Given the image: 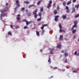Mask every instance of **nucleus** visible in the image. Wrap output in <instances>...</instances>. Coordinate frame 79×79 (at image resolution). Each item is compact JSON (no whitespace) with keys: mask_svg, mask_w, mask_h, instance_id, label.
I'll list each match as a JSON object with an SVG mask.
<instances>
[{"mask_svg":"<svg viewBox=\"0 0 79 79\" xmlns=\"http://www.w3.org/2000/svg\"><path fill=\"white\" fill-rule=\"evenodd\" d=\"M59 26L60 29H61V28H62V26H61V24H59Z\"/></svg>","mask_w":79,"mask_h":79,"instance_id":"obj_25","label":"nucleus"},{"mask_svg":"<svg viewBox=\"0 0 79 79\" xmlns=\"http://www.w3.org/2000/svg\"><path fill=\"white\" fill-rule=\"evenodd\" d=\"M0 18H1V20H2V16H3V14H1L0 15Z\"/></svg>","mask_w":79,"mask_h":79,"instance_id":"obj_18","label":"nucleus"},{"mask_svg":"<svg viewBox=\"0 0 79 79\" xmlns=\"http://www.w3.org/2000/svg\"><path fill=\"white\" fill-rule=\"evenodd\" d=\"M26 12H28V10H26Z\"/></svg>","mask_w":79,"mask_h":79,"instance_id":"obj_64","label":"nucleus"},{"mask_svg":"<svg viewBox=\"0 0 79 79\" xmlns=\"http://www.w3.org/2000/svg\"><path fill=\"white\" fill-rule=\"evenodd\" d=\"M17 16L18 17H19V16H20V15L18 14V15H17Z\"/></svg>","mask_w":79,"mask_h":79,"instance_id":"obj_61","label":"nucleus"},{"mask_svg":"<svg viewBox=\"0 0 79 79\" xmlns=\"http://www.w3.org/2000/svg\"><path fill=\"white\" fill-rule=\"evenodd\" d=\"M10 27H11V28L12 29H13V25H10Z\"/></svg>","mask_w":79,"mask_h":79,"instance_id":"obj_54","label":"nucleus"},{"mask_svg":"<svg viewBox=\"0 0 79 79\" xmlns=\"http://www.w3.org/2000/svg\"><path fill=\"white\" fill-rule=\"evenodd\" d=\"M16 5L18 8H19L20 7V4L19 3V1H16Z\"/></svg>","mask_w":79,"mask_h":79,"instance_id":"obj_3","label":"nucleus"},{"mask_svg":"<svg viewBox=\"0 0 79 79\" xmlns=\"http://www.w3.org/2000/svg\"><path fill=\"white\" fill-rule=\"evenodd\" d=\"M73 73H77V71H76V70H74V71H73Z\"/></svg>","mask_w":79,"mask_h":79,"instance_id":"obj_43","label":"nucleus"},{"mask_svg":"<svg viewBox=\"0 0 79 79\" xmlns=\"http://www.w3.org/2000/svg\"><path fill=\"white\" fill-rule=\"evenodd\" d=\"M76 1V0H73V2H75Z\"/></svg>","mask_w":79,"mask_h":79,"instance_id":"obj_60","label":"nucleus"},{"mask_svg":"<svg viewBox=\"0 0 79 79\" xmlns=\"http://www.w3.org/2000/svg\"><path fill=\"white\" fill-rule=\"evenodd\" d=\"M31 21H29V22H28V21H27L26 22V24L27 25V26L28 25H29V24H31Z\"/></svg>","mask_w":79,"mask_h":79,"instance_id":"obj_8","label":"nucleus"},{"mask_svg":"<svg viewBox=\"0 0 79 79\" xmlns=\"http://www.w3.org/2000/svg\"><path fill=\"white\" fill-rule=\"evenodd\" d=\"M42 51H43L42 49H40V52H42Z\"/></svg>","mask_w":79,"mask_h":79,"instance_id":"obj_58","label":"nucleus"},{"mask_svg":"<svg viewBox=\"0 0 79 79\" xmlns=\"http://www.w3.org/2000/svg\"><path fill=\"white\" fill-rule=\"evenodd\" d=\"M53 6H54V7H55V3L53 4Z\"/></svg>","mask_w":79,"mask_h":79,"instance_id":"obj_51","label":"nucleus"},{"mask_svg":"<svg viewBox=\"0 0 79 79\" xmlns=\"http://www.w3.org/2000/svg\"><path fill=\"white\" fill-rule=\"evenodd\" d=\"M76 30H73L72 31V33H73V34H74V33H76Z\"/></svg>","mask_w":79,"mask_h":79,"instance_id":"obj_17","label":"nucleus"},{"mask_svg":"<svg viewBox=\"0 0 79 79\" xmlns=\"http://www.w3.org/2000/svg\"><path fill=\"white\" fill-rule=\"evenodd\" d=\"M63 35H60L59 38V40H60L61 41L63 40Z\"/></svg>","mask_w":79,"mask_h":79,"instance_id":"obj_6","label":"nucleus"},{"mask_svg":"<svg viewBox=\"0 0 79 79\" xmlns=\"http://www.w3.org/2000/svg\"><path fill=\"white\" fill-rule=\"evenodd\" d=\"M52 1H49V3L48 4V5H47V8H48V9H49V8H50V7L52 6Z\"/></svg>","mask_w":79,"mask_h":79,"instance_id":"obj_2","label":"nucleus"},{"mask_svg":"<svg viewBox=\"0 0 79 79\" xmlns=\"http://www.w3.org/2000/svg\"><path fill=\"white\" fill-rule=\"evenodd\" d=\"M40 11L42 12H44V7H42L40 8Z\"/></svg>","mask_w":79,"mask_h":79,"instance_id":"obj_15","label":"nucleus"},{"mask_svg":"<svg viewBox=\"0 0 79 79\" xmlns=\"http://www.w3.org/2000/svg\"><path fill=\"white\" fill-rule=\"evenodd\" d=\"M53 69H57V67H55L53 68Z\"/></svg>","mask_w":79,"mask_h":79,"instance_id":"obj_45","label":"nucleus"},{"mask_svg":"<svg viewBox=\"0 0 79 79\" xmlns=\"http://www.w3.org/2000/svg\"><path fill=\"white\" fill-rule=\"evenodd\" d=\"M74 27H72V28L71 30H74Z\"/></svg>","mask_w":79,"mask_h":79,"instance_id":"obj_56","label":"nucleus"},{"mask_svg":"<svg viewBox=\"0 0 79 79\" xmlns=\"http://www.w3.org/2000/svg\"><path fill=\"white\" fill-rule=\"evenodd\" d=\"M32 6H34V5L33 4H32V5H29L28 6V8H31V7H32Z\"/></svg>","mask_w":79,"mask_h":79,"instance_id":"obj_16","label":"nucleus"},{"mask_svg":"<svg viewBox=\"0 0 79 79\" xmlns=\"http://www.w3.org/2000/svg\"><path fill=\"white\" fill-rule=\"evenodd\" d=\"M42 2V0H40L38 1V2L37 3V5H39V4H40V3Z\"/></svg>","mask_w":79,"mask_h":79,"instance_id":"obj_13","label":"nucleus"},{"mask_svg":"<svg viewBox=\"0 0 79 79\" xmlns=\"http://www.w3.org/2000/svg\"><path fill=\"white\" fill-rule=\"evenodd\" d=\"M71 1L68 2L67 3V5H69V4H71Z\"/></svg>","mask_w":79,"mask_h":79,"instance_id":"obj_20","label":"nucleus"},{"mask_svg":"<svg viewBox=\"0 0 79 79\" xmlns=\"http://www.w3.org/2000/svg\"><path fill=\"white\" fill-rule=\"evenodd\" d=\"M79 4H78L77 7V9L78 8H79Z\"/></svg>","mask_w":79,"mask_h":79,"instance_id":"obj_52","label":"nucleus"},{"mask_svg":"<svg viewBox=\"0 0 79 79\" xmlns=\"http://www.w3.org/2000/svg\"><path fill=\"white\" fill-rule=\"evenodd\" d=\"M18 28H19V26H17L15 27L16 29H18Z\"/></svg>","mask_w":79,"mask_h":79,"instance_id":"obj_39","label":"nucleus"},{"mask_svg":"<svg viewBox=\"0 0 79 79\" xmlns=\"http://www.w3.org/2000/svg\"><path fill=\"white\" fill-rule=\"evenodd\" d=\"M49 50L50 51L52 52V51H54L55 50V49L54 48H49Z\"/></svg>","mask_w":79,"mask_h":79,"instance_id":"obj_11","label":"nucleus"},{"mask_svg":"<svg viewBox=\"0 0 79 79\" xmlns=\"http://www.w3.org/2000/svg\"><path fill=\"white\" fill-rule=\"evenodd\" d=\"M44 32H45V30H43L41 32L42 35H43V34H44Z\"/></svg>","mask_w":79,"mask_h":79,"instance_id":"obj_24","label":"nucleus"},{"mask_svg":"<svg viewBox=\"0 0 79 79\" xmlns=\"http://www.w3.org/2000/svg\"><path fill=\"white\" fill-rule=\"evenodd\" d=\"M16 10H17V7H16L15 8V10H14V11H15V12H16Z\"/></svg>","mask_w":79,"mask_h":79,"instance_id":"obj_41","label":"nucleus"},{"mask_svg":"<svg viewBox=\"0 0 79 79\" xmlns=\"http://www.w3.org/2000/svg\"><path fill=\"white\" fill-rule=\"evenodd\" d=\"M54 17L55 18L54 19L55 21H58V18H59V16L55 15V16Z\"/></svg>","mask_w":79,"mask_h":79,"instance_id":"obj_4","label":"nucleus"},{"mask_svg":"<svg viewBox=\"0 0 79 79\" xmlns=\"http://www.w3.org/2000/svg\"><path fill=\"white\" fill-rule=\"evenodd\" d=\"M66 17H67V15H63L62 16V18L63 19H65L66 18Z\"/></svg>","mask_w":79,"mask_h":79,"instance_id":"obj_5","label":"nucleus"},{"mask_svg":"<svg viewBox=\"0 0 79 79\" xmlns=\"http://www.w3.org/2000/svg\"><path fill=\"white\" fill-rule=\"evenodd\" d=\"M43 27H45V26H47L48 25H47V24H46L43 25Z\"/></svg>","mask_w":79,"mask_h":79,"instance_id":"obj_38","label":"nucleus"},{"mask_svg":"<svg viewBox=\"0 0 79 79\" xmlns=\"http://www.w3.org/2000/svg\"><path fill=\"white\" fill-rule=\"evenodd\" d=\"M42 14V13H41V12H40L39 13V15L40 16H41V15Z\"/></svg>","mask_w":79,"mask_h":79,"instance_id":"obj_30","label":"nucleus"},{"mask_svg":"<svg viewBox=\"0 0 79 79\" xmlns=\"http://www.w3.org/2000/svg\"><path fill=\"white\" fill-rule=\"evenodd\" d=\"M50 53L51 54H53V52H52V51H51V52H50Z\"/></svg>","mask_w":79,"mask_h":79,"instance_id":"obj_57","label":"nucleus"},{"mask_svg":"<svg viewBox=\"0 0 79 79\" xmlns=\"http://www.w3.org/2000/svg\"><path fill=\"white\" fill-rule=\"evenodd\" d=\"M36 33L37 35L39 36V32L37 31H36Z\"/></svg>","mask_w":79,"mask_h":79,"instance_id":"obj_23","label":"nucleus"},{"mask_svg":"<svg viewBox=\"0 0 79 79\" xmlns=\"http://www.w3.org/2000/svg\"><path fill=\"white\" fill-rule=\"evenodd\" d=\"M27 20H26V19H24L23 20V22H26H26H27Z\"/></svg>","mask_w":79,"mask_h":79,"instance_id":"obj_36","label":"nucleus"},{"mask_svg":"<svg viewBox=\"0 0 79 79\" xmlns=\"http://www.w3.org/2000/svg\"><path fill=\"white\" fill-rule=\"evenodd\" d=\"M77 56H79V53H77Z\"/></svg>","mask_w":79,"mask_h":79,"instance_id":"obj_55","label":"nucleus"},{"mask_svg":"<svg viewBox=\"0 0 79 79\" xmlns=\"http://www.w3.org/2000/svg\"><path fill=\"white\" fill-rule=\"evenodd\" d=\"M48 62H49V63H51V60L50 57H49Z\"/></svg>","mask_w":79,"mask_h":79,"instance_id":"obj_21","label":"nucleus"},{"mask_svg":"<svg viewBox=\"0 0 79 79\" xmlns=\"http://www.w3.org/2000/svg\"><path fill=\"white\" fill-rule=\"evenodd\" d=\"M73 10L72 11V13H73L74 12H75V11H76V10H75V8L73 7Z\"/></svg>","mask_w":79,"mask_h":79,"instance_id":"obj_14","label":"nucleus"},{"mask_svg":"<svg viewBox=\"0 0 79 79\" xmlns=\"http://www.w3.org/2000/svg\"><path fill=\"white\" fill-rule=\"evenodd\" d=\"M5 15H6V13H4L3 14H2L3 16H5Z\"/></svg>","mask_w":79,"mask_h":79,"instance_id":"obj_47","label":"nucleus"},{"mask_svg":"<svg viewBox=\"0 0 79 79\" xmlns=\"http://www.w3.org/2000/svg\"><path fill=\"white\" fill-rule=\"evenodd\" d=\"M16 19L18 21V20H21V18H20V17H18L16 18Z\"/></svg>","mask_w":79,"mask_h":79,"instance_id":"obj_19","label":"nucleus"},{"mask_svg":"<svg viewBox=\"0 0 79 79\" xmlns=\"http://www.w3.org/2000/svg\"><path fill=\"white\" fill-rule=\"evenodd\" d=\"M8 34L10 35H11V31H9Z\"/></svg>","mask_w":79,"mask_h":79,"instance_id":"obj_29","label":"nucleus"},{"mask_svg":"<svg viewBox=\"0 0 79 79\" xmlns=\"http://www.w3.org/2000/svg\"><path fill=\"white\" fill-rule=\"evenodd\" d=\"M66 12L67 13H69V9L67 10H66Z\"/></svg>","mask_w":79,"mask_h":79,"instance_id":"obj_34","label":"nucleus"},{"mask_svg":"<svg viewBox=\"0 0 79 79\" xmlns=\"http://www.w3.org/2000/svg\"><path fill=\"white\" fill-rule=\"evenodd\" d=\"M77 51H76V52L74 53V55H76V54H77Z\"/></svg>","mask_w":79,"mask_h":79,"instance_id":"obj_46","label":"nucleus"},{"mask_svg":"<svg viewBox=\"0 0 79 79\" xmlns=\"http://www.w3.org/2000/svg\"><path fill=\"white\" fill-rule=\"evenodd\" d=\"M6 5H8V3H6Z\"/></svg>","mask_w":79,"mask_h":79,"instance_id":"obj_62","label":"nucleus"},{"mask_svg":"<svg viewBox=\"0 0 79 79\" xmlns=\"http://www.w3.org/2000/svg\"><path fill=\"white\" fill-rule=\"evenodd\" d=\"M25 9V8L24 7L22 8L21 10V11H23V10H24Z\"/></svg>","mask_w":79,"mask_h":79,"instance_id":"obj_35","label":"nucleus"},{"mask_svg":"<svg viewBox=\"0 0 79 79\" xmlns=\"http://www.w3.org/2000/svg\"><path fill=\"white\" fill-rule=\"evenodd\" d=\"M76 38V35H74L73 36V39H74Z\"/></svg>","mask_w":79,"mask_h":79,"instance_id":"obj_53","label":"nucleus"},{"mask_svg":"<svg viewBox=\"0 0 79 79\" xmlns=\"http://www.w3.org/2000/svg\"><path fill=\"white\" fill-rule=\"evenodd\" d=\"M79 17V14H77L75 16V18H78Z\"/></svg>","mask_w":79,"mask_h":79,"instance_id":"obj_40","label":"nucleus"},{"mask_svg":"<svg viewBox=\"0 0 79 79\" xmlns=\"http://www.w3.org/2000/svg\"><path fill=\"white\" fill-rule=\"evenodd\" d=\"M31 13H28L27 14V16L28 17L31 16Z\"/></svg>","mask_w":79,"mask_h":79,"instance_id":"obj_31","label":"nucleus"},{"mask_svg":"<svg viewBox=\"0 0 79 79\" xmlns=\"http://www.w3.org/2000/svg\"><path fill=\"white\" fill-rule=\"evenodd\" d=\"M65 51H64L63 50H62L61 51V53H64V52H65Z\"/></svg>","mask_w":79,"mask_h":79,"instance_id":"obj_44","label":"nucleus"},{"mask_svg":"<svg viewBox=\"0 0 79 79\" xmlns=\"http://www.w3.org/2000/svg\"><path fill=\"white\" fill-rule=\"evenodd\" d=\"M34 15L35 18V19H36V18H37V14H35Z\"/></svg>","mask_w":79,"mask_h":79,"instance_id":"obj_28","label":"nucleus"},{"mask_svg":"<svg viewBox=\"0 0 79 79\" xmlns=\"http://www.w3.org/2000/svg\"><path fill=\"white\" fill-rule=\"evenodd\" d=\"M73 27H77V25L76 24H74V25L73 26Z\"/></svg>","mask_w":79,"mask_h":79,"instance_id":"obj_32","label":"nucleus"},{"mask_svg":"<svg viewBox=\"0 0 79 79\" xmlns=\"http://www.w3.org/2000/svg\"><path fill=\"white\" fill-rule=\"evenodd\" d=\"M64 63H68V61L67 60H65Z\"/></svg>","mask_w":79,"mask_h":79,"instance_id":"obj_59","label":"nucleus"},{"mask_svg":"<svg viewBox=\"0 0 79 79\" xmlns=\"http://www.w3.org/2000/svg\"><path fill=\"white\" fill-rule=\"evenodd\" d=\"M27 26H25V27H24V29H27Z\"/></svg>","mask_w":79,"mask_h":79,"instance_id":"obj_50","label":"nucleus"},{"mask_svg":"<svg viewBox=\"0 0 79 79\" xmlns=\"http://www.w3.org/2000/svg\"><path fill=\"white\" fill-rule=\"evenodd\" d=\"M44 27L42 25V26L41 27V28L42 30H43Z\"/></svg>","mask_w":79,"mask_h":79,"instance_id":"obj_33","label":"nucleus"},{"mask_svg":"<svg viewBox=\"0 0 79 79\" xmlns=\"http://www.w3.org/2000/svg\"><path fill=\"white\" fill-rule=\"evenodd\" d=\"M64 56L66 57V56H68V52H64Z\"/></svg>","mask_w":79,"mask_h":79,"instance_id":"obj_9","label":"nucleus"},{"mask_svg":"<svg viewBox=\"0 0 79 79\" xmlns=\"http://www.w3.org/2000/svg\"><path fill=\"white\" fill-rule=\"evenodd\" d=\"M74 24L77 25V21H75L74 22Z\"/></svg>","mask_w":79,"mask_h":79,"instance_id":"obj_27","label":"nucleus"},{"mask_svg":"<svg viewBox=\"0 0 79 79\" xmlns=\"http://www.w3.org/2000/svg\"><path fill=\"white\" fill-rule=\"evenodd\" d=\"M37 9H36L33 12V15H36L37 14Z\"/></svg>","mask_w":79,"mask_h":79,"instance_id":"obj_7","label":"nucleus"},{"mask_svg":"<svg viewBox=\"0 0 79 79\" xmlns=\"http://www.w3.org/2000/svg\"><path fill=\"white\" fill-rule=\"evenodd\" d=\"M59 31H60V32H62L63 31V29H60Z\"/></svg>","mask_w":79,"mask_h":79,"instance_id":"obj_37","label":"nucleus"},{"mask_svg":"<svg viewBox=\"0 0 79 79\" xmlns=\"http://www.w3.org/2000/svg\"><path fill=\"white\" fill-rule=\"evenodd\" d=\"M66 10H69V7H68V6H66Z\"/></svg>","mask_w":79,"mask_h":79,"instance_id":"obj_42","label":"nucleus"},{"mask_svg":"<svg viewBox=\"0 0 79 79\" xmlns=\"http://www.w3.org/2000/svg\"><path fill=\"white\" fill-rule=\"evenodd\" d=\"M41 19H42V18H40L38 19H37V21H40Z\"/></svg>","mask_w":79,"mask_h":79,"instance_id":"obj_26","label":"nucleus"},{"mask_svg":"<svg viewBox=\"0 0 79 79\" xmlns=\"http://www.w3.org/2000/svg\"><path fill=\"white\" fill-rule=\"evenodd\" d=\"M53 13L55 15L58 13V12H57V10H54Z\"/></svg>","mask_w":79,"mask_h":79,"instance_id":"obj_12","label":"nucleus"},{"mask_svg":"<svg viewBox=\"0 0 79 79\" xmlns=\"http://www.w3.org/2000/svg\"><path fill=\"white\" fill-rule=\"evenodd\" d=\"M61 44H59L57 45V48H61Z\"/></svg>","mask_w":79,"mask_h":79,"instance_id":"obj_10","label":"nucleus"},{"mask_svg":"<svg viewBox=\"0 0 79 79\" xmlns=\"http://www.w3.org/2000/svg\"><path fill=\"white\" fill-rule=\"evenodd\" d=\"M57 10H60V7H57Z\"/></svg>","mask_w":79,"mask_h":79,"instance_id":"obj_49","label":"nucleus"},{"mask_svg":"<svg viewBox=\"0 0 79 79\" xmlns=\"http://www.w3.org/2000/svg\"><path fill=\"white\" fill-rule=\"evenodd\" d=\"M52 77H53V76H52L50 77V78H52Z\"/></svg>","mask_w":79,"mask_h":79,"instance_id":"obj_63","label":"nucleus"},{"mask_svg":"<svg viewBox=\"0 0 79 79\" xmlns=\"http://www.w3.org/2000/svg\"><path fill=\"white\" fill-rule=\"evenodd\" d=\"M65 3H66L65 2H64L63 3V5H64V6L65 5Z\"/></svg>","mask_w":79,"mask_h":79,"instance_id":"obj_48","label":"nucleus"},{"mask_svg":"<svg viewBox=\"0 0 79 79\" xmlns=\"http://www.w3.org/2000/svg\"><path fill=\"white\" fill-rule=\"evenodd\" d=\"M24 3H26V4H29V2L26 1L24 2Z\"/></svg>","mask_w":79,"mask_h":79,"instance_id":"obj_22","label":"nucleus"},{"mask_svg":"<svg viewBox=\"0 0 79 79\" xmlns=\"http://www.w3.org/2000/svg\"><path fill=\"white\" fill-rule=\"evenodd\" d=\"M8 10V7H6V8L2 9V10L1 12L2 13H4V12H6V11H7Z\"/></svg>","mask_w":79,"mask_h":79,"instance_id":"obj_1","label":"nucleus"}]
</instances>
